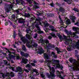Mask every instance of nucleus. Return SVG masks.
<instances>
[{"mask_svg":"<svg viewBox=\"0 0 79 79\" xmlns=\"http://www.w3.org/2000/svg\"><path fill=\"white\" fill-rule=\"evenodd\" d=\"M19 3H20L21 5H23V4H24V2L23 0H20L19 2Z\"/></svg>","mask_w":79,"mask_h":79,"instance_id":"nucleus-28","label":"nucleus"},{"mask_svg":"<svg viewBox=\"0 0 79 79\" xmlns=\"http://www.w3.org/2000/svg\"><path fill=\"white\" fill-rule=\"evenodd\" d=\"M51 35L53 37H56V35H55V34L53 33H50Z\"/></svg>","mask_w":79,"mask_h":79,"instance_id":"nucleus-31","label":"nucleus"},{"mask_svg":"<svg viewBox=\"0 0 79 79\" xmlns=\"http://www.w3.org/2000/svg\"><path fill=\"white\" fill-rule=\"evenodd\" d=\"M49 26V27L51 29H52V28H54V27H53V26H52V25H50Z\"/></svg>","mask_w":79,"mask_h":79,"instance_id":"nucleus-49","label":"nucleus"},{"mask_svg":"<svg viewBox=\"0 0 79 79\" xmlns=\"http://www.w3.org/2000/svg\"><path fill=\"white\" fill-rule=\"evenodd\" d=\"M10 76L11 77H14L15 76V74L13 72H11L10 73H8V76Z\"/></svg>","mask_w":79,"mask_h":79,"instance_id":"nucleus-22","label":"nucleus"},{"mask_svg":"<svg viewBox=\"0 0 79 79\" xmlns=\"http://www.w3.org/2000/svg\"><path fill=\"white\" fill-rule=\"evenodd\" d=\"M73 10H74V11H76L77 12H78V10H77V9H76V8H73Z\"/></svg>","mask_w":79,"mask_h":79,"instance_id":"nucleus-38","label":"nucleus"},{"mask_svg":"<svg viewBox=\"0 0 79 79\" xmlns=\"http://www.w3.org/2000/svg\"><path fill=\"white\" fill-rule=\"evenodd\" d=\"M25 17L27 18H28V17H30V14H26L25 15Z\"/></svg>","mask_w":79,"mask_h":79,"instance_id":"nucleus-34","label":"nucleus"},{"mask_svg":"<svg viewBox=\"0 0 79 79\" xmlns=\"http://www.w3.org/2000/svg\"><path fill=\"white\" fill-rule=\"evenodd\" d=\"M17 70L18 71L20 72V74H22V73H23V70H22V69H21V67H18Z\"/></svg>","mask_w":79,"mask_h":79,"instance_id":"nucleus-19","label":"nucleus"},{"mask_svg":"<svg viewBox=\"0 0 79 79\" xmlns=\"http://www.w3.org/2000/svg\"><path fill=\"white\" fill-rule=\"evenodd\" d=\"M75 55L76 54H77V50H75Z\"/></svg>","mask_w":79,"mask_h":79,"instance_id":"nucleus-59","label":"nucleus"},{"mask_svg":"<svg viewBox=\"0 0 79 79\" xmlns=\"http://www.w3.org/2000/svg\"><path fill=\"white\" fill-rule=\"evenodd\" d=\"M75 25H77V26H79V22H77L76 23H74Z\"/></svg>","mask_w":79,"mask_h":79,"instance_id":"nucleus-36","label":"nucleus"},{"mask_svg":"<svg viewBox=\"0 0 79 79\" xmlns=\"http://www.w3.org/2000/svg\"><path fill=\"white\" fill-rule=\"evenodd\" d=\"M24 71H25V72H26V73H29V71L27 69H24Z\"/></svg>","mask_w":79,"mask_h":79,"instance_id":"nucleus-47","label":"nucleus"},{"mask_svg":"<svg viewBox=\"0 0 79 79\" xmlns=\"http://www.w3.org/2000/svg\"><path fill=\"white\" fill-rule=\"evenodd\" d=\"M52 55H53V56L54 58H57L58 57L57 56V55L55 54V52H52Z\"/></svg>","mask_w":79,"mask_h":79,"instance_id":"nucleus-23","label":"nucleus"},{"mask_svg":"<svg viewBox=\"0 0 79 79\" xmlns=\"http://www.w3.org/2000/svg\"><path fill=\"white\" fill-rule=\"evenodd\" d=\"M44 57L45 60H48V59L49 58V57H48V55L46 53L44 54Z\"/></svg>","mask_w":79,"mask_h":79,"instance_id":"nucleus-21","label":"nucleus"},{"mask_svg":"<svg viewBox=\"0 0 79 79\" xmlns=\"http://www.w3.org/2000/svg\"><path fill=\"white\" fill-rule=\"evenodd\" d=\"M73 29L74 31H77L79 30V28L74 27H73Z\"/></svg>","mask_w":79,"mask_h":79,"instance_id":"nucleus-25","label":"nucleus"},{"mask_svg":"<svg viewBox=\"0 0 79 79\" xmlns=\"http://www.w3.org/2000/svg\"><path fill=\"white\" fill-rule=\"evenodd\" d=\"M40 42H41V44H43L44 45H45V46H46L47 48L49 47V48H52V44L49 43V41L48 40L46 39L45 40H44L42 38H41L40 40Z\"/></svg>","mask_w":79,"mask_h":79,"instance_id":"nucleus-6","label":"nucleus"},{"mask_svg":"<svg viewBox=\"0 0 79 79\" xmlns=\"http://www.w3.org/2000/svg\"><path fill=\"white\" fill-rule=\"evenodd\" d=\"M55 50H56L58 54H59L60 53H61V52H62L60 50V49L58 48H55Z\"/></svg>","mask_w":79,"mask_h":79,"instance_id":"nucleus-24","label":"nucleus"},{"mask_svg":"<svg viewBox=\"0 0 79 79\" xmlns=\"http://www.w3.org/2000/svg\"><path fill=\"white\" fill-rule=\"evenodd\" d=\"M12 53H13V55H17V54H15V51H14L13 52H12Z\"/></svg>","mask_w":79,"mask_h":79,"instance_id":"nucleus-53","label":"nucleus"},{"mask_svg":"<svg viewBox=\"0 0 79 79\" xmlns=\"http://www.w3.org/2000/svg\"><path fill=\"white\" fill-rule=\"evenodd\" d=\"M18 35L21 38V40L23 42L24 44L27 43L26 45L28 48H33V47H37L38 45L35 43L34 42V40H32V38L29 35L27 34L26 35V37L27 38L29 39V41L25 38V37H23V35H21V32H19Z\"/></svg>","mask_w":79,"mask_h":79,"instance_id":"nucleus-1","label":"nucleus"},{"mask_svg":"<svg viewBox=\"0 0 79 79\" xmlns=\"http://www.w3.org/2000/svg\"><path fill=\"white\" fill-rule=\"evenodd\" d=\"M14 48H16L17 47L15 45V44L13 45Z\"/></svg>","mask_w":79,"mask_h":79,"instance_id":"nucleus-64","label":"nucleus"},{"mask_svg":"<svg viewBox=\"0 0 79 79\" xmlns=\"http://www.w3.org/2000/svg\"><path fill=\"white\" fill-rule=\"evenodd\" d=\"M69 61L70 63H72L73 64V69L75 71H79V62L73 59L72 58L69 59Z\"/></svg>","mask_w":79,"mask_h":79,"instance_id":"nucleus-4","label":"nucleus"},{"mask_svg":"<svg viewBox=\"0 0 79 79\" xmlns=\"http://www.w3.org/2000/svg\"><path fill=\"white\" fill-rule=\"evenodd\" d=\"M29 30L28 29H27V32L28 34H31L32 31H31V29H34V27H29Z\"/></svg>","mask_w":79,"mask_h":79,"instance_id":"nucleus-13","label":"nucleus"},{"mask_svg":"<svg viewBox=\"0 0 79 79\" xmlns=\"http://www.w3.org/2000/svg\"><path fill=\"white\" fill-rule=\"evenodd\" d=\"M25 67L26 68H27V69L29 71H30L31 69V65L29 64H27L26 66Z\"/></svg>","mask_w":79,"mask_h":79,"instance_id":"nucleus-20","label":"nucleus"},{"mask_svg":"<svg viewBox=\"0 0 79 79\" xmlns=\"http://www.w3.org/2000/svg\"><path fill=\"white\" fill-rule=\"evenodd\" d=\"M20 54H21V55L22 56H24L25 57V58H27V56H29V54H25L23 52L21 51L20 52Z\"/></svg>","mask_w":79,"mask_h":79,"instance_id":"nucleus-16","label":"nucleus"},{"mask_svg":"<svg viewBox=\"0 0 79 79\" xmlns=\"http://www.w3.org/2000/svg\"><path fill=\"white\" fill-rule=\"evenodd\" d=\"M16 37V32L14 31V38H15Z\"/></svg>","mask_w":79,"mask_h":79,"instance_id":"nucleus-45","label":"nucleus"},{"mask_svg":"<svg viewBox=\"0 0 79 79\" xmlns=\"http://www.w3.org/2000/svg\"><path fill=\"white\" fill-rule=\"evenodd\" d=\"M2 77H3V78H5V75L4 74H2Z\"/></svg>","mask_w":79,"mask_h":79,"instance_id":"nucleus-56","label":"nucleus"},{"mask_svg":"<svg viewBox=\"0 0 79 79\" xmlns=\"http://www.w3.org/2000/svg\"><path fill=\"white\" fill-rule=\"evenodd\" d=\"M33 62L34 63H37V61H36L35 60H34Z\"/></svg>","mask_w":79,"mask_h":79,"instance_id":"nucleus-58","label":"nucleus"},{"mask_svg":"<svg viewBox=\"0 0 79 79\" xmlns=\"http://www.w3.org/2000/svg\"><path fill=\"white\" fill-rule=\"evenodd\" d=\"M56 5H58V6H60V4H59L58 2H56Z\"/></svg>","mask_w":79,"mask_h":79,"instance_id":"nucleus-62","label":"nucleus"},{"mask_svg":"<svg viewBox=\"0 0 79 79\" xmlns=\"http://www.w3.org/2000/svg\"><path fill=\"white\" fill-rule=\"evenodd\" d=\"M27 9L29 11H31V8L30 7H27Z\"/></svg>","mask_w":79,"mask_h":79,"instance_id":"nucleus-55","label":"nucleus"},{"mask_svg":"<svg viewBox=\"0 0 79 79\" xmlns=\"http://www.w3.org/2000/svg\"><path fill=\"white\" fill-rule=\"evenodd\" d=\"M66 24H71V21H70V20L67 19L66 21Z\"/></svg>","mask_w":79,"mask_h":79,"instance_id":"nucleus-27","label":"nucleus"},{"mask_svg":"<svg viewBox=\"0 0 79 79\" xmlns=\"http://www.w3.org/2000/svg\"><path fill=\"white\" fill-rule=\"evenodd\" d=\"M44 31H45L46 32H48V28H47L46 29H44Z\"/></svg>","mask_w":79,"mask_h":79,"instance_id":"nucleus-52","label":"nucleus"},{"mask_svg":"<svg viewBox=\"0 0 79 79\" xmlns=\"http://www.w3.org/2000/svg\"><path fill=\"white\" fill-rule=\"evenodd\" d=\"M70 19H71L72 22L74 23H75V20L76 19V17L75 16L71 15L69 16Z\"/></svg>","mask_w":79,"mask_h":79,"instance_id":"nucleus-11","label":"nucleus"},{"mask_svg":"<svg viewBox=\"0 0 79 79\" xmlns=\"http://www.w3.org/2000/svg\"><path fill=\"white\" fill-rule=\"evenodd\" d=\"M45 62L46 63L48 66H49L50 63H51L52 64V65L54 66V67H56V68H60L61 69L63 68V67L60 65V64L59 63L60 61L58 60L52 59L51 61L46 60Z\"/></svg>","mask_w":79,"mask_h":79,"instance_id":"nucleus-3","label":"nucleus"},{"mask_svg":"<svg viewBox=\"0 0 79 79\" xmlns=\"http://www.w3.org/2000/svg\"><path fill=\"white\" fill-rule=\"evenodd\" d=\"M44 49H42V47L38 49V52L40 54H42L43 53V52H44Z\"/></svg>","mask_w":79,"mask_h":79,"instance_id":"nucleus-12","label":"nucleus"},{"mask_svg":"<svg viewBox=\"0 0 79 79\" xmlns=\"http://www.w3.org/2000/svg\"><path fill=\"white\" fill-rule=\"evenodd\" d=\"M4 63L6 64H7L8 62H7V61H5L4 62Z\"/></svg>","mask_w":79,"mask_h":79,"instance_id":"nucleus-60","label":"nucleus"},{"mask_svg":"<svg viewBox=\"0 0 79 79\" xmlns=\"http://www.w3.org/2000/svg\"><path fill=\"white\" fill-rule=\"evenodd\" d=\"M15 12H16V13H17V14H18V13H19V10H15Z\"/></svg>","mask_w":79,"mask_h":79,"instance_id":"nucleus-41","label":"nucleus"},{"mask_svg":"<svg viewBox=\"0 0 79 79\" xmlns=\"http://www.w3.org/2000/svg\"><path fill=\"white\" fill-rule=\"evenodd\" d=\"M7 52L9 53V56H10V55H11V54L12 53H11V52H10V50H7Z\"/></svg>","mask_w":79,"mask_h":79,"instance_id":"nucleus-37","label":"nucleus"},{"mask_svg":"<svg viewBox=\"0 0 79 79\" xmlns=\"http://www.w3.org/2000/svg\"><path fill=\"white\" fill-rule=\"evenodd\" d=\"M18 20H19L18 22L19 23L21 24H24V23H25V21H24L25 19L22 18L18 19Z\"/></svg>","mask_w":79,"mask_h":79,"instance_id":"nucleus-10","label":"nucleus"},{"mask_svg":"<svg viewBox=\"0 0 79 79\" xmlns=\"http://www.w3.org/2000/svg\"><path fill=\"white\" fill-rule=\"evenodd\" d=\"M50 5L52 7H54L55 6V4L53 2L50 4Z\"/></svg>","mask_w":79,"mask_h":79,"instance_id":"nucleus-32","label":"nucleus"},{"mask_svg":"<svg viewBox=\"0 0 79 79\" xmlns=\"http://www.w3.org/2000/svg\"><path fill=\"white\" fill-rule=\"evenodd\" d=\"M29 3V5L30 6H32L34 4L35 6V8H39V6H37V3L35 1H33L32 0H26Z\"/></svg>","mask_w":79,"mask_h":79,"instance_id":"nucleus-7","label":"nucleus"},{"mask_svg":"<svg viewBox=\"0 0 79 79\" xmlns=\"http://www.w3.org/2000/svg\"><path fill=\"white\" fill-rule=\"evenodd\" d=\"M72 2L73 1H72L71 0H68L67 2L68 4H71V3H72Z\"/></svg>","mask_w":79,"mask_h":79,"instance_id":"nucleus-33","label":"nucleus"},{"mask_svg":"<svg viewBox=\"0 0 79 79\" xmlns=\"http://www.w3.org/2000/svg\"><path fill=\"white\" fill-rule=\"evenodd\" d=\"M42 20V18H41L40 17H38L37 19H36V21L35 23H38V22H39V23H40V21Z\"/></svg>","mask_w":79,"mask_h":79,"instance_id":"nucleus-17","label":"nucleus"},{"mask_svg":"<svg viewBox=\"0 0 79 79\" xmlns=\"http://www.w3.org/2000/svg\"><path fill=\"white\" fill-rule=\"evenodd\" d=\"M9 23V21L8 22H6V23H5V26H7V25H8Z\"/></svg>","mask_w":79,"mask_h":79,"instance_id":"nucleus-43","label":"nucleus"},{"mask_svg":"<svg viewBox=\"0 0 79 79\" xmlns=\"http://www.w3.org/2000/svg\"><path fill=\"white\" fill-rule=\"evenodd\" d=\"M50 26V24L48 23H45L44 24V26L45 27H48V26Z\"/></svg>","mask_w":79,"mask_h":79,"instance_id":"nucleus-29","label":"nucleus"},{"mask_svg":"<svg viewBox=\"0 0 79 79\" xmlns=\"http://www.w3.org/2000/svg\"><path fill=\"white\" fill-rule=\"evenodd\" d=\"M16 58L17 59V60H19V59H20L21 58H20V57H19V55H18V56H17Z\"/></svg>","mask_w":79,"mask_h":79,"instance_id":"nucleus-46","label":"nucleus"},{"mask_svg":"<svg viewBox=\"0 0 79 79\" xmlns=\"http://www.w3.org/2000/svg\"><path fill=\"white\" fill-rule=\"evenodd\" d=\"M51 31H55V29H54V28L51 29Z\"/></svg>","mask_w":79,"mask_h":79,"instance_id":"nucleus-61","label":"nucleus"},{"mask_svg":"<svg viewBox=\"0 0 79 79\" xmlns=\"http://www.w3.org/2000/svg\"><path fill=\"white\" fill-rule=\"evenodd\" d=\"M11 69H12V71H15V68H14V67H11Z\"/></svg>","mask_w":79,"mask_h":79,"instance_id":"nucleus-57","label":"nucleus"},{"mask_svg":"<svg viewBox=\"0 0 79 79\" xmlns=\"http://www.w3.org/2000/svg\"><path fill=\"white\" fill-rule=\"evenodd\" d=\"M15 15H12V18H13V19H15Z\"/></svg>","mask_w":79,"mask_h":79,"instance_id":"nucleus-42","label":"nucleus"},{"mask_svg":"<svg viewBox=\"0 0 79 79\" xmlns=\"http://www.w3.org/2000/svg\"><path fill=\"white\" fill-rule=\"evenodd\" d=\"M22 49L24 50L25 52H26L27 51V49L26 48V47L24 45H23L22 47Z\"/></svg>","mask_w":79,"mask_h":79,"instance_id":"nucleus-26","label":"nucleus"},{"mask_svg":"<svg viewBox=\"0 0 79 79\" xmlns=\"http://www.w3.org/2000/svg\"><path fill=\"white\" fill-rule=\"evenodd\" d=\"M31 64L32 66H35V64L34 63H31Z\"/></svg>","mask_w":79,"mask_h":79,"instance_id":"nucleus-44","label":"nucleus"},{"mask_svg":"<svg viewBox=\"0 0 79 79\" xmlns=\"http://www.w3.org/2000/svg\"><path fill=\"white\" fill-rule=\"evenodd\" d=\"M41 76L42 77L44 78V76H45V75H43V74L41 73Z\"/></svg>","mask_w":79,"mask_h":79,"instance_id":"nucleus-48","label":"nucleus"},{"mask_svg":"<svg viewBox=\"0 0 79 79\" xmlns=\"http://www.w3.org/2000/svg\"><path fill=\"white\" fill-rule=\"evenodd\" d=\"M37 33H35V34L34 35V37L35 39H36L37 37Z\"/></svg>","mask_w":79,"mask_h":79,"instance_id":"nucleus-35","label":"nucleus"},{"mask_svg":"<svg viewBox=\"0 0 79 79\" xmlns=\"http://www.w3.org/2000/svg\"><path fill=\"white\" fill-rule=\"evenodd\" d=\"M52 36H48V39H49V40L52 39Z\"/></svg>","mask_w":79,"mask_h":79,"instance_id":"nucleus-50","label":"nucleus"},{"mask_svg":"<svg viewBox=\"0 0 79 79\" xmlns=\"http://www.w3.org/2000/svg\"><path fill=\"white\" fill-rule=\"evenodd\" d=\"M9 23H10V25H11V26H12V25H13V23L10 21H9Z\"/></svg>","mask_w":79,"mask_h":79,"instance_id":"nucleus-51","label":"nucleus"},{"mask_svg":"<svg viewBox=\"0 0 79 79\" xmlns=\"http://www.w3.org/2000/svg\"><path fill=\"white\" fill-rule=\"evenodd\" d=\"M55 48V46H54V45H52V46L51 47V48Z\"/></svg>","mask_w":79,"mask_h":79,"instance_id":"nucleus-54","label":"nucleus"},{"mask_svg":"<svg viewBox=\"0 0 79 79\" xmlns=\"http://www.w3.org/2000/svg\"><path fill=\"white\" fill-rule=\"evenodd\" d=\"M55 72V71L54 69V68L52 67L50 69V74L47 73H46V75L49 79H51V78L52 79H53L55 78V75L54 74Z\"/></svg>","mask_w":79,"mask_h":79,"instance_id":"nucleus-5","label":"nucleus"},{"mask_svg":"<svg viewBox=\"0 0 79 79\" xmlns=\"http://www.w3.org/2000/svg\"><path fill=\"white\" fill-rule=\"evenodd\" d=\"M65 32L67 34L68 37H67L65 35H64L63 37L64 39H63V38H62V37L61 35H58V36L60 39V42H61L62 40H64L65 41V44L67 45H68L69 42H70V44L73 42L72 40L71 39V37H75L76 34L75 32H73V33H72L71 32H69L66 30H65Z\"/></svg>","mask_w":79,"mask_h":79,"instance_id":"nucleus-2","label":"nucleus"},{"mask_svg":"<svg viewBox=\"0 0 79 79\" xmlns=\"http://www.w3.org/2000/svg\"><path fill=\"white\" fill-rule=\"evenodd\" d=\"M68 48L67 49L68 50V51H71V47H69L68 46Z\"/></svg>","mask_w":79,"mask_h":79,"instance_id":"nucleus-40","label":"nucleus"},{"mask_svg":"<svg viewBox=\"0 0 79 79\" xmlns=\"http://www.w3.org/2000/svg\"><path fill=\"white\" fill-rule=\"evenodd\" d=\"M31 79H34L35 78L34 77H31Z\"/></svg>","mask_w":79,"mask_h":79,"instance_id":"nucleus-63","label":"nucleus"},{"mask_svg":"<svg viewBox=\"0 0 79 79\" xmlns=\"http://www.w3.org/2000/svg\"><path fill=\"white\" fill-rule=\"evenodd\" d=\"M75 56L77 58V59L78 60V61H77L79 62V55H77V54H76L75 55Z\"/></svg>","mask_w":79,"mask_h":79,"instance_id":"nucleus-30","label":"nucleus"},{"mask_svg":"<svg viewBox=\"0 0 79 79\" xmlns=\"http://www.w3.org/2000/svg\"><path fill=\"white\" fill-rule=\"evenodd\" d=\"M32 71L34 73H36L37 71V70L36 69H33L32 70Z\"/></svg>","mask_w":79,"mask_h":79,"instance_id":"nucleus-39","label":"nucleus"},{"mask_svg":"<svg viewBox=\"0 0 79 79\" xmlns=\"http://www.w3.org/2000/svg\"><path fill=\"white\" fill-rule=\"evenodd\" d=\"M35 26L37 29H38V33H39V34H44V31H41L40 28V27H39V24H36L35 25Z\"/></svg>","mask_w":79,"mask_h":79,"instance_id":"nucleus-9","label":"nucleus"},{"mask_svg":"<svg viewBox=\"0 0 79 79\" xmlns=\"http://www.w3.org/2000/svg\"><path fill=\"white\" fill-rule=\"evenodd\" d=\"M13 7V5L10 4H7L5 7L6 12H9Z\"/></svg>","mask_w":79,"mask_h":79,"instance_id":"nucleus-8","label":"nucleus"},{"mask_svg":"<svg viewBox=\"0 0 79 79\" xmlns=\"http://www.w3.org/2000/svg\"><path fill=\"white\" fill-rule=\"evenodd\" d=\"M59 11L61 13H64V12H65V10H64V8L62 7H60Z\"/></svg>","mask_w":79,"mask_h":79,"instance_id":"nucleus-18","label":"nucleus"},{"mask_svg":"<svg viewBox=\"0 0 79 79\" xmlns=\"http://www.w3.org/2000/svg\"><path fill=\"white\" fill-rule=\"evenodd\" d=\"M57 76L59 78H60L61 79H63L62 77H61V73L59 72V71L57 70L56 72Z\"/></svg>","mask_w":79,"mask_h":79,"instance_id":"nucleus-15","label":"nucleus"},{"mask_svg":"<svg viewBox=\"0 0 79 79\" xmlns=\"http://www.w3.org/2000/svg\"><path fill=\"white\" fill-rule=\"evenodd\" d=\"M28 61V60L26 59L23 58L22 59V60L21 62V63H24V64H26Z\"/></svg>","mask_w":79,"mask_h":79,"instance_id":"nucleus-14","label":"nucleus"}]
</instances>
